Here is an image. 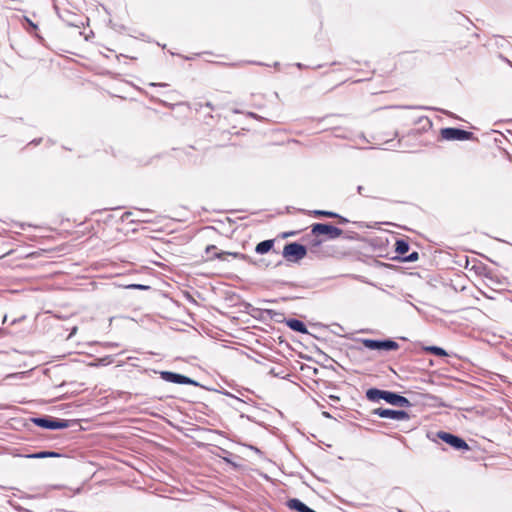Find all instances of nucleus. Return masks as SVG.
Listing matches in <instances>:
<instances>
[{"label": "nucleus", "instance_id": "obj_1", "mask_svg": "<svg viewBox=\"0 0 512 512\" xmlns=\"http://www.w3.org/2000/svg\"><path fill=\"white\" fill-rule=\"evenodd\" d=\"M365 396L367 400L371 402H379L381 400H384L386 403L392 406L402 408H409L412 406V403L408 398L394 391L382 390L379 388L372 387L366 391Z\"/></svg>", "mask_w": 512, "mask_h": 512}, {"label": "nucleus", "instance_id": "obj_2", "mask_svg": "<svg viewBox=\"0 0 512 512\" xmlns=\"http://www.w3.org/2000/svg\"><path fill=\"white\" fill-rule=\"evenodd\" d=\"M427 438L435 443L441 440L456 451L465 452L470 450V446L464 438L447 431L428 432Z\"/></svg>", "mask_w": 512, "mask_h": 512}, {"label": "nucleus", "instance_id": "obj_3", "mask_svg": "<svg viewBox=\"0 0 512 512\" xmlns=\"http://www.w3.org/2000/svg\"><path fill=\"white\" fill-rule=\"evenodd\" d=\"M31 421L37 427L47 430H61L71 427L72 424H77L76 420L60 419L48 415L33 417Z\"/></svg>", "mask_w": 512, "mask_h": 512}, {"label": "nucleus", "instance_id": "obj_4", "mask_svg": "<svg viewBox=\"0 0 512 512\" xmlns=\"http://www.w3.org/2000/svg\"><path fill=\"white\" fill-rule=\"evenodd\" d=\"M308 254V248L306 245L298 242H289L285 244L282 255L283 257L293 263H297L306 257Z\"/></svg>", "mask_w": 512, "mask_h": 512}, {"label": "nucleus", "instance_id": "obj_5", "mask_svg": "<svg viewBox=\"0 0 512 512\" xmlns=\"http://www.w3.org/2000/svg\"><path fill=\"white\" fill-rule=\"evenodd\" d=\"M359 341L363 346L369 350L377 351H396L399 349V344L391 338L386 339H370L362 338Z\"/></svg>", "mask_w": 512, "mask_h": 512}, {"label": "nucleus", "instance_id": "obj_6", "mask_svg": "<svg viewBox=\"0 0 512 512\" xmlns=\"http://www.w3.org/2000/svg\"><path fill=\"white\" fill-rule=\"evenodd\" d=\"M343 234V230L331 223H314L311 225V235L325 236L328 240H334Z\"/></svg>", "mask_w": 512, "mask_h": 512}, {"label": "nucleus", "instance_id": "obj_7", "mask_svg": "<svg viewBox=\"0 0 512 512\" xmlns=\"http://www.w3.org/2000/svg\"><path fill=\"white\" fill-rule=\"evenodd\" d=\"M440 135L446 141H469L475 139L474 133L457 127L442 128Z\"/></svg>", "mask_w": 512, "mask_h": 512}, {"label": "nucleus", "instance_id": "obj_8", "mask_svg": "<svg viewBox=\"0 0 512 512\" xmlns=\"http://www.w3.org/2000/svg\"><path fill=\"white\" fill-rule=\"evenodd\" d=\"M160 378L166 382L180 384V385H192L196 387H203L198 381L173 371H160Z\"/></svg>", "mask_w": 512, "mask_h": 512}, {"label": "nucleus", "instance_id": "obj_9", "mask_svg": "<svg viewBox=\"0 0 512 512\" xmlns=\"http://www.w3.org/2000/svg\"><path fill=\"white\" fill-rule=\"evenodd\" d=\"M371 414L380 418L392 419L396 421H405L410 419V414L407 411L390 408H375L372 410Z\"/></svg>", "mask_w": 512, "mask_h": 512}, {"label": "nucleus", "instance_id": "obj_10", "mask_svg": "<svg viewBox=\"0 0 512 512\" xmlns=\"http://www.w3.org/2000/svg\"><path fill=\"white\" fill-rule=\"evenodd\" d=\"M307 256L314 260V259H325L328 257H334L335 256V249L331 245H322L321 247L317 248H308V254Z\"/></svg>", "mask_w": 512, "mask_h": 512}, {"label": "nucleus", "instance_id": "obj_11", "mask_svg": "<svg viewBox=\"0 0 512 512\" xmlns=\"http://www.w3.org/2000/svg\"><path fill=\"white\" fill-rule=\"evenodd\" d=\"M226 256H232L233 258L241 259V260L248 261V262L252 263L251 258L248 255L240 253V252H224V251L215 252L212 256H208L207 260H210V261L215 260V259L225 260Z\"/></svg>", "mask_w": 512, "mask_h": 512}, {"label": "nucleus", "instance_id": "obj_12", "mask_svg": "<svg viewBox=\"0 0 512 512\" xmlns=\"http://www.w3.org/2000/svg\"><path fill=\"white\" fill-rule=\"evenodd\" d=\"M284 323L289 327L292 331L301 333V334H308V329L305 325V323L299 319L296 318H283Z\"/></svg>", "mask_w": 512, "mask_h": 512}, {"label": "nucleus", "instance_id": "obj_13", "mask_svg": "<svg viewBox=\"0 0 512 512\" xmlns=\"http://www.w3.org/2000/svg\"><path fill=\"white\" fill-rule=\"evenodd\" d=\"M21 457L27 458V459H44V458H55V457H61L62 455L59 452L56 451H50V450H41L30 454H24L20 455Z\"/></svg>", "mask_w": 512, "mask_h": 512}, {"label": "nucleus", "instance_id": "obj_14", "mask_svg": "<svg viewBox=\"0 0 512 512\" xmlns=\"http://www.w3.org/2000/svg\"><path fill=\"white\" fill-rule=\"evenodd\" d=\"M24 28L28 33L33 34V36L38 40L39 43L43 44L44 38L37 33V24L26 16H24Z\"/></svg>", "mask_w": 512, "mask_h": 512}, {"label": "nucleus", "instance_id": "obj_15", "mask_svg": "<svg viewBox=\"0 0 512 512\" xmlns=\"http://www.w3.org/2000/svg\"><path fill=\"white\" fill-rule=\"evenodd\" d=\"M274 244H275L274 239H267V240L261 241L256 245L255 252L260 255L266 254L273 249Z\"/></svg>", "mask_w": 512, "mask_h": 512}, {"label": "nucleus", "instance_id": "obj_16", "mask_svg": "<svg viewBox=\"0 0 512 512\" xmlns=\"http://www.w3.org/2000/svg\"><path fill=\"white\" fill-rule=\"evenodd\" d=\"M410 249L409 242L406 239L399 238L395 242V252L400 255L404 256Z\"/></svg>", "mask_w": 512, "mask_h": 512}, {"label": "nucleus", "instance_id": "obj_17", "mask_svg": "<svg viewBox=\"0 0 512 512\" xmlns=\"http://www.w3.org/2000/svg\"><path fill=\"white\" fill-rule=\"evenodd\" d=\"M263 313L271 320H274L278 323H284V320L283 318L284 317V314L281 313V312H277L275 310H272V309H264L263 310Z\"/></svg>", "mask_w": 512, "mask_h": 512}, {"label": "nucleus", "instance_id": "obj_18", "mask_svg": "<svg viewBox=\"0 0 512 512\" xmlns=\"http://www.w3.org/2000/svg\"><path fill=\"white\" fill-rule=\"evenodd\" d=\"M13 489L19 493V494H14V496H17L20 499H41V498L45 497V493L28 494V493L20 491L17 488H13Z\"/></svg>", "mask_w": 512, "mask_h": 512}, {"label": "nucleus", "instance_id": "obj_19", "mask_svg": "<svg viewBox=\"0 0 512 512\" xmlns=\"http://www.w3.org/2000/svg\"><path fill=\"white\" fill-rule=\"evenodd\" d=\"M425 350L438 357H445L448 355L446 350L439 346H428Z\"/></svg>", "mask_w": 512, "mask_h": 512}, {"label": "nucleus", "instance_id": "obj_20", "mask_svg": "<svg viewBox=\"0 0 512 512\" xmlns=\"http://www.w3.org/2000/svg\"><path fill=\"white\" fill-rule=\"evenodd\" d=\"M394 259H398L401 262H415L419 259V253L417 251H413L408 255L395 257Z\"/></svg>", "mask_w": 512, "mask_h": 512}, {"label": "nucleus", "instance_id": "obj_21", "mask_svg": "<svg viewBox=\"0 0 512 512\" xmlns=\"http://www.w3.org/2000/svg\"><path fill=\"white\" fill-rule=\"evenodd\" d=\"M323 245V239L320 237L313 236V238L309 241L307 248H317Z\"/></svg>", "mask_w": 512, "mask_h": 512}, {"label": "nucleus", "instance_id": "obj_22", "mask_svg": "<svg viewBox=\"0 0 512 512\" xmlns=\"http://www.w3.org/2000/svg\"><path fill=\"white\" fill-rule=\"evenodd\" d=\"M314 214L316 216H322V217H327V218H334V217H336V212L327 211V210H315Z\"/></svg>", "mask_w": 512, "mask_h": 512}, {"label": "nucleus", "instance_id": "obj_23", "mask_svg": "<svg viewBox=\"0 0 512 512\" xmlns=\"http://www.w3.org/2000/svg\"><path fill=\"white\" fill-rule=\"evenodd\" d=\"M422 122L424 123V124H423V128H424V129H426V128H431V127H432V122H431V120L429 119V117H427V116H420V117L417 119V121H416V123H422Z\"/></svg>", "mask_w": 512, "mask_h": 512}, {"label": "nucleus", "instance_id": "obj_24", "mask_svg": "<svg viewBox=\"0 0 512 512\" xmlns=\"http://www.w3.org/2000/svg\"><path fill=\"white\" fill-rule=\"evenodd\" d=\"M128 289H136V290H148L150 286L143 284H130L127 286Z\"/></svg>", "mask_w": 512, "mask_h": 512}, {"label": "nucleus", "instance_id": "obj_25", "mask_svg": "<svg viewBox=\"0 0 512 512\" xmlns=\"http://www.w3.org/2000/svg\"><path fill=\"white\" fill-rule=\"evenodd\" d=\"M7 503L15 510L17 511H25V512H29V510L27 509H24L22 506H20L19 504L15 503L14 501L12 500H8Z\"/></svg>", "mask_w": 512, "mask_h": 512}, {"label": "nucleus", "instance_id": "obj_26", "mask_svg": "<svg viewBox=\"0 0 512 512\" xmlns=\"http://www.w3.org/2000/svg\"><path fill=\"white\" fill-rule=\"evenodd\" d=\"M334 218L338 220L339 224L349 223V220L346 217H344L338 213H336V217H334Z\"/></svg>", "mask_w": 512, "mask_h": 512}, {"label": "nucleus", "instance_id": "obj_27", "mask_svg": "<svg viewBox=\"0 0 512 512\" xmlns=\"http://www.w3.org/2000/svg\"><path fill=\"white\" fill-rule=\"evenodd\" d=\"M224 394H225L226 396H229V397L233 398V399H234V400H235L239 405H243V404H245V401H243V400H241L240 398H238V397L234 396V395H233V394H231L230 392H227V391H226V392H224Z\"/></svg>", "mask_w": 512, "mask_h": 512}, {"label": "nucleus", "instance_id": "obj_28", "mask_svg": "<svg viewBox=\"0 0 512 512\" xmlns=\"http://www.w3.org/2000/svg\"><path fill=\"white\" fill-rule=\"evenodd\" d=\"M132 216V212L126 211L122 214L121 220L122 222L129 220V218Z\"/></svg>", "mask_w": 512, "mask_h": 512}, {"label": "nucleus", "instance_id": "obj_29", "mask_svg": "<svg viewBox=\"0 0 512 512\" xmlns=\"http://www.w3.org/2000/svg\"><path fill=\"white\" fill-rule=\"evenodd\" d=\"M217 247L215 245H208L205 249V253L209 255L212 251H215Z\"/></svg>", "mask_w": 512, "mask_h": 512}, {"label": "nucleus", "instance_id": "obj_30", "mask_svg": "<svg viewBox=\"0 0 512 512\" xmlns=\"http://www.w3.org/2000/svg\"><path fill=\"white\" fill-rule=\"evenodd\" d=\"M247 447H248L249 449L253 450L255 453H257V454H259L260 456H262V454H263V453H262V451H261L259 448H257L256 446H253V445H247Z\"/></svg>", "mask_w": 512, "mask_h": 512}, {"label": "nucleus", "instance_id": "obj_31", "mask_svg": "<svg viewBox=\"0 0 512 512\" xmlns=\"http://www.w3.org/2000/svg\"><path fill=\"white\" fill-rule=\"evenodd\" d=\"M61 488H62L61 485H49V486L44 487L45 491H49L51 489H61Z\"/></svg>", "mask_w": 512, "mask_h": 512}, {"label": "nucleus", "instance_id": "obj_32", "mask_svg": "<svg viewBox=\"0 0 512 512\" xmlns=\"http://www.w3.org/2000/svg\"><path fill=\"white\" fill-rule=\"evenodd\" d=\"M365 188L362 185L357 186V192L358 194L367 197L368 195L364 194Z\"/></svg>", "mask_w": 512, "mask_h": 512}, {"label": "nucleus", "instance_id": "obj_33", "mask_svg": "<svg viewBox=\"0 0 512 512\" xmlns=\"http://www.w3.org/2000/svg\"><path fill=\"white\" fill-rule=\"evenodd\" d=\"M41 141H42V138H35L29 144L37 146V145H39L41 143Z\"/></svg>", "mask_w": 512, "mask_h": 512}, {"label": "nucleus", "instance_id": "obj_34", "mask_svg": "<svg viewBox=\"0 0 512 512\" xmlns=\"http://www.w3.org/2000/svg\"><path fill=\"white\" fill-rule=\"evenodd\" d=\"M168 84L167 83H150L149 86H152V87H165L167 86Z\"/></svg>", "mask_w": 512, "mask_h": 512}, {"label": "nucleus", "instance_id": "obj_35", "mask_svg": "<svg viewBox=\"0 0 512 512\" xmlns=\"http://www.w3.org/2000/svg\"><path fill=\"white\" fill-rule=\"evenodd\" d=\"M240 417L241 418H246L247 420H249L251 422H254V419L251 416L247 415V414L241 413Z\"/></svg>", "mask_w": 512, "mask_h": 512}, {"label": "nucleus", "instance_id": "obj_36", "mask_svg": "<svg viewBox=\"0 0 512 512\" xmlns=\"http://www.w3.org/2000/svg\"><path fill=\"white\" fill-rule=\"evenodd\" d=\"M292 235H295V232H284V233L282 234V237H283V238H286V237H290V236H292Z\"/></svg>", "mask_w": 512, "mask_h": 512}, {"label": "nucleus", "instance_id": "obj_37", "mask_svg": "<svg viewBox=\"0 0 512 512\" xmlns=\"http://www.w3.org/2000/svg\"><path fill=\"white\" fill-rule=\"evenodd\" d=\"M248 116L253 117L255 119H259L260 118L256 113H253V112H249Z\"/></svg>", "mask_w": 512, "mask_h": 512}, {"label": "nucleus", "instance_id": "obj_38", "mask_svg": "<svg viewBox=\"0 0 512 512\" xmlns=\"http://www.w3.org/2000/svg\"><path fill=\"white\" fill-rule=\"evenodd\" d=\"M204 106L207 107V108L213 109V104L211 102H206L204 104Z\"/></svg>", "mask_w": 512, "mask_h": 512}, {"label": "nucleus", "instance_id": "obj_39", "mask_svg": "<svg viewBox=\"0 0 512 512\" xmlns=\"http://www.w3.org/2000/svg\"><path fill=\"white\" fill-rule=\"evenodd\" d=\"M322 415H323L325 418H331V415H330V413H329V412L324 411V412L322 413Z\"/></svg>", "mask_w": 512, "mask_h": 512}, {"label": "nucleus", "instance_id": "obj_40", "mask_svg": "<svg viewBox=\"0 0 512 512\" xmlns=\"http://www.w3.org/2000/svg\"><path fill=\"white\" fill-rule=\"evenodd\" d=\"M17 226H19L21 229H24L27 224L25 223H16Z\"/></svg>", "mask_w": 512, "mask_h": 512}, {"label": "nucleus", "instance_id": "obj_41", "mask_svg": "<svg viewBox=\"0 0 512 512\" xmlns=\"http://www.w3.org/2000/svg\"><path fill=\"white\" fill-rule=\"evenodd\" d=\"M295 65H296V67H298L299 69H302V68L304 67V65H303L302 63H300V62L296 63Z\"/></svg>", "mask_w": 512, "mask_h": 512}, {"label": "nucleus", "instance_id": "obj_42", "mask_svg": "<svg viewBox=\"0 0 512 512\" xmlns=\"http://www.w3.org/2000/svg\"><path fill=\"white\" fill-rule=\"evenodd\" d=\"M225 460H226V462H228V463L232 464L233 466H236V464H235V463H233V462H231L229 459H225Z\"/></svg>", "mask_w": 512, "mask_h": 512}, {"label": "nucleus", "instance_id": "obj_43", "mask_svg": "<svg viewBox=\"0 0 512 512\" xmlns=\"http://www.w3.org/2000/svg\"><path fill=\"white\" fill-rule=\"evenodd\" d=\"M410 304L414 307V309H416L417 311H419V309H418V307H417V306H415V305H414V304H412V303H410Z\"/></svg>", "mask_w": 512, "mask_h": 512}, {"label": "nucleus", "instance_id": "obj_44", "mask_svg": "<svg viewBox=\"0 0 512 512\" xmlns=\"http://www.w3.org/2000/svg\"><path fill=\"white\" fill-rule=\"evenodd\" d=\"M402 108L409 109V108H413V107L412 106H402Z\"/></svg>", "mask_w": 512, "mask_h": 512}, {"label": "nucleus", "instance_id": "obj_45", "mask_svg": "<svg viewBox=\"0 0 512 512\" xmlns=\"http://www.w3.org/2000/svg\"><path fill=\"white\" fill-rule=\"evenodd\" d=\"M235 409H236V410H238V411H240V410H241V407L236 406V407H235Z\"/></svg>", "mask_w": 512, "mask_h": 512}, {"label": "nucleus", "instance_id": "obj_46", "mask_svg": "<svg viewBox=\"0 0 512 512\" xmlns=\"http://www.w3.org/2000/svg\"><path fill=\"white\" fill-rule=\"evenodd\" d=\"M274 66H275V67H278V66H279V63H278V62H275V63H274Z\"/></svg>", "mask_w": 512, "mask_h": 512}, {"label": "nucleus", "instance_id": "obj_47", "mask_svg": "<svg viewBox=\"0 0 512 512\" xmlns=\"http://www.w3.org/2000/svg\"><path fill=\"white\" fill-rule=\"evenodd\" d=\"M80 490H81L80 488H77V489H76V491H75V493H79V492H80Z\"/></svg>", "mask_w": 512, "mask_h": 512}, {"label": "nucleus", "instance_id": "obj_48", "mask_svg": "<svg viewBox=\"0 0 512 512\" xmlns=\"http://www.w3.org/2000/svg\"><path fill=\"white\" fill-rule=\"evenodd\" d=\"M255 64H258V65H263V63L261 62H254Z\"/></svg>", "mask_w": 512, "mask_h": 512}, {"label": "nucleus", "instance_id": "obj_49", "mask_svg": "<svg viewBox=\"0 0 512 512\" xmlns=\"http://www.w3.org/2000/svg\"><path fill=\"white\" fill-rule=\"evenodd\" d=\"M419 108L420 109H428L427 107H423V106H420Z\"/></svg>", "mask_w": 512, "mask_h": 512}, {"label": "nucleus", "instance_id": "obj_50", "mask_svg": "<svg viewBox=\"0 0 512 512\" xmlns=\"http://www.w3.org/2000/svg\"><path fill=\"white\" fill-rule=\"evenodd\" d=\"M508 64H509L510 66H512V62H511V61H508Z\"/></svg>", "mask_w": 512, "mask_h": 512}, {"label": "nucleus", "instance_id": "obj_51", "mask_svg": "<svg viewBox=\"0 0 512 512\" xmlns=\"http://www.w3.org/2000/svg\"><path fill=\"white\" fill-rule=\"evenodd\" d=\"M508 64H509L510 66H512V62H511V61H508Z\"/></svg>", "mask_w": 512, "mask_h": 512}, {"label": "nucleus", "instance_id": "obj_52", "mask_svg": "<svg viewBox=\"0 0 512 512\" xmlns=\"http://www.w3.org/2000/svg\"><path fill=\"white\" fill-rule=\"evenodd\" d=\"M508 64H509L510 66H512V62H511V61H508Z\"/></svg>", "mask_w": 512, "mask_h": 512}]
</instances>
